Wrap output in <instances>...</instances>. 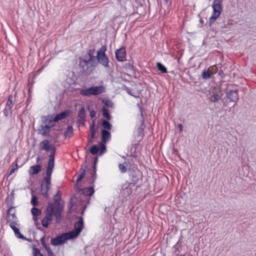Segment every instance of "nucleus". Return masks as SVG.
<instances>
[{
    "mask_svg": "<svg viewBox=\"0 0 256 256\" xmlns=\"http://www.w3.org/2000/svg\"><path fill=\"white\" fill-rule=\"evenodd\" d=\"M87 54L88 56V61L91 62L92 63H96V64H98V62L96 60V56H94V49L92 48V49L89 50L88 51Z\"/></svg>",
    "mask_w": 256,
    "mask_h": 256,
    "instance_id": "nucleus-23",
    "label": "nucleus"
},
{
    "mask_svg": "<svg viewBox=\"0 0 256 256\" xmlns=\"http://www.w3.org/2000/svg\"><path fill=\"white\" fill-rule=\"evenodd\" d=\"M156 68L162 74H166L168 72L167 68L160 62H157Z\"/></svg>",
    "mask_w": 256,
    "mask_h": 256,
    "instance_id": "nucleus-34",
    "label": "nucleus"
},
{
    "mask_svg": "<svg viewBox=\"0 0 256 256\" xmlns=\"http://www.w3.org/2000/svg\"><path fill=\"white\" fill-rule=\"evenodd\" d=\"M98 161V157L97 156H96L94 158V165H96Z\"/></svg>",
    "mask_w": 256,
    "mask_h": 256,
    "instance_id": "nucleus-56",
    "label": "nucleus"
},
{
    "mask_svg": "<svg viewBox=\"0 0 256 256\" xmlns=\"http://www.w3.org/2000/svg\"><path fill=\"white\" fill-rule=\"evenodd\" d=\"M54 155L55 152H51V153L49 156V160L46 169V172H52V170L54 166Z\"/></svg>",
    "mask_w": 256,
    "mask_h": 256,
    "instance_id": "nucleus-13",
    "label": "nucleus"
},
{
    "mask_svg": "<svg viewBox=\"0 0 256 256\" xmlns=\"http://www.w3.org/2000/svg\"><path fill=\"white\" fill-rule=\"evenodd\" d=\"M54 256V254H50V255H49V256Z\"/></svg>",
    "mask_w": 256,
    "mask_h": 256,
    "instance_id": "nucleus-63",
    "label": "nucleus"
},
{
    "mask_svg": "<svg viewBox=\"0 0 256 256\" xmlns=\"http://www.w3.org/2000/svg\"><path fill=\"white\" fill-rule=\"evenodd\" d=\"M125 90H126V92L130 95L135 97V98H138V96H136L134 94H133L132 93V92H131V90L128 88H127V87H126V88Z\"/></svg>",
    "mask_w": 256,
    "mask_h": 256,
    "instance_id": "nucleus-51",
    "label": "nucleus"
},
{
    "mask_svg": "<svg viewBox=\"0 0 256 256\" xmlns=\"http://www.w3.org/2000/svg\"><path fill=\"white\" fill-rule=\"evenodd\" d=\"M202 78L204 80L209 79L211 77V75L209 70H204L202 72Z\"/></svg>",
    "mask_w": 256,
    "mask_h": 256,
    "instance_id": "nucleus-40",
    "label": "nucleus"
},
{
    "mask_svg": "<svg viewBox=\"0 0 256 256\" xmlns=\"http://www.w3.org/2000/svg\"><path fill=\"white\" fill-rule=\"evenodd\" d=\"M36 160H37V162H38L39 160H40V158L38 157L37 158H36Z\"/></svg>",
    "mask_w": 256,
    "mask_h": 256,
    "instance_id": "nucleus-62",
    "label": "nucleus"
},
{
    "mask_svg": "<svg viewBox=\"0 0 256 256\" xmlns=\"http://www.w3.org/2000/svg\"><path fill=\"white\" fill-rule=\"evenodd\" d=\"M210 68L212 74H216L218 72V68L216 65L210 66Z\"/></svg>",
    "mask_w": 256,
    "mask_h": 256,
    "instance_id": "nucleus-48",
    "label": "nucleus"
},
{
    "mask_svg": "<svg viewBox=\"0 0 256 256\" xmlns=\"http://www.w3.org/2000/svg\"><path fill=\"white\" fill-rule=\"evenodd\" d=\"M94 186L92 185L91 186L79 188L78 190V194L80 195V203L81 205L84 206L82 214H84V210L86 208V205L90 203V198L88 196L92 195L94 192Z\"/></svg>",
    "mask_w": 256,
    "mask_h": 256,
    "instance_id": "nucleus-2",
    "label": "nucleus"
},
{
    "mask_svg": "<svg viewBox=\"0 0 256 256\" xmlns=\"http://www.w3.org/2000/svg\"><path fill=\"white\" fill-rule=\"evenodd\" d=\"M42 170V166L40 164L32 166L30 167L28 173L30 175L32 176L38 174Z\"/></svg>",
    "mask_w": 256,
    "mask_h": 256,
    "instance_id": "nucleus-21",
    "label": "nucleus"
},
{
    "mask_svg": "<svg viewBox=\"0 0 256 256\" xmlns=\"http://www.w3.org/2000/svg\"><path fill=\"white\" fill-rule=\"evenodd\" d=\"M102 102L106 106L110 108H112L114 106V103L110 100H103Z\"/></svg>",
    "mask_w": 256,
    "mask_h": 256,
    "instance_id": "nucleus-44",
    "label": "nucleus"
},
{
    "mask_svg": "<svg viewBox=\"0 0 256 256\" xmlns=\"http://www.w3.org/2000/svg\"><path fill=\"white\" fill-rule=\"evenodd\" d=\"M116 60L118 62L126 60V51L124 47L116 50L115 52Z\"/></svg>",
    "mask_w": 256,
    "mask_h": 256,
    "instance_id": "nucleus-11",
    "label": "nucleus"
},
{
    "mask_svg": "<svg viewBox=\"0 0 256 256\" xmlns=\"http://www.w3.org/2000/svg\"><path fill=\"white\" fill-rule=\"evenodd\" d=\"M10 223V226L12 228V229L14 230L16 236L18 238L22 240H26V238L20 234L18 228L16 226L17 225L16 221L15 222H8Z\"/></svg>",
    "mask_w": 256,
    "mask_h": 256,
    "instance_id": "nucleus-14",
    "label": "nucleus"
},
{
    "mask_svg": "<svg viewBox=\"0 0 256 256\" xmlns=\"http://www.w3.org/2000/svg\"><path fill=\"white\" fill-rule=\"evenodd\" d=\"M178 129H179L180 132H182V131L183 126H182V125L181 124H178Z\"/></svg>",
    "mask_w": 256,
    "mask_h": 256,
    "instance_id": "nucleus-55",
    "label": "nucleus"
},
{
    "mask_svg": "<svg viewBox=\"0 0 256 256\" xmlns=\"http://www.w3.org/2000/svg\"><path fill=\"white\" fill-rule=\"evenodd\" d=\"M99 146L100 148V154L101 155L102 154L104 153L106 151V146L102 142H100Z\"/></svg>",
    "mask_w": 256,
    "mask_h": 256,
    "instance_id": "nucleus-43",
    "label": "nucleus"
},
{
    "mask_svg": "<svg viewBox=\"0 0 256 256\" xmlns=\"http://www.w3.org/2000/svg\"><path fill=\"white\" fill-rule=\"evenodd\" d=\"M102 138L103 142H106L110 139V133L106 130H102Z\"/></svg>",
    "mask_w": 256,
    "mask_h": 256,
    "instance_id": "nucleus-24",
    "label": "nucleus"
},
{
    "mask_svg": "<svg viewBox=\"0 0 256 256\" xmlns=\"http://www.w3.org/2000/svg\"><path fill=\"white\" fill-rule=\"evenodd\" d=\"M129 176L131 182L129 183L130 186H134L138 185L139 186L142 183V172L138 170H130L128 171Z\"/></svg>",
    "mask_w": 256,
    "mask_h": 256,
    "instance_id": "nucleus-5",
    "label": "nucleus"
},
{
    "mask_svg": "<svg viewBox=\"0 0 256 256\" xmlns=\"http://www.w3.org/2000/svg\"><path fill=\"white\" fill-rule=\"evenodd\" d=\"M14 194L12 192L6 200V202L8 206H12L14 203Z\"/></svg>",
    "mask_w": 256,
    "mask_h": 256,
    "instance_id": "nucleus-32",
    "label": "nucleus"
},
{
    "mask_svg": "<svg viewBox=\"0 0 256 256\" xmlns=\"http://www.w3.org/2000/svg\"><path fill=\"white\" fill-rule=\"evenodd\" d=\"M34 221V224L36 225V228L38 230H42V228L40 226V224L38 222V217L36 218H33Z\"/></svg>",
    "mask_w": 256,
    "mask_h": 256,
    "instance_id": "nucleus-45",
    "label": "nucleus"
},
{
    "mask_svg": "<svg viewBox=\"0 0 256 256\" xmlns=\"http://www.w3.org/2000/svg\"><path fill=\"white\" fill-rule=\"evenodd\" d=\"M80 234H78L74 230H72L68 232L64 233L63 235L64 236L66 241L68 240L73 239L78 236Z\"/></svg>",
    "mask_w": 256,
    "mask_h": 256,
    "instance_id": "nucleus-22",
    "label": "nucleus"
},
{
    "mask_svg": "<svg viewBox=\"0 0 256 256\" xmlns=\"http://www.w3.org/2000/svg\"><path fill=\"white\" fill-rule=\"evenodd\" d=\"M96 112L94 110H91L90 112V116L92 118H94L96 116Z\"/></svg>",
    "mask_w": 256,
    "mask_h": 256,
    "instance_id": "nucleus-52",
    "label": "nucleus"
},
{
    "mask_svg": "<svg viewBox=\"0 0 256 256\" xmlns=\"http://www.w3.org/2000/svg\"><path fill=\"white\" fill-rule=\"evenodd\" d=\"M56 121L54 120L52 116H48L45 118L44 120L42 121V122L46 126H48L50 128L54 126L55 122Z\"/></svg>",
    "mask_w": 256,
    "mask_h": 256,
    "instance_id": "nucleus-20",
    "label": "nucleus"
},
{
    "mask_svg": "<svg viewBox=\"0 0 256 256\" xmlns=\"http://www.w3.org/2000/svg\"><path fill=\"white\" fill-rule=\"evenodd\" d=\"M50 132V128L48 126L42 124L38 129V133L43 136H46L49 134Z\"/></svg>",
    "mask_w": 256,
    "mask_h": 256,
    "instance_id": "nucleus-18",
    "label": "nucleus"
},
{
    "mask_svg": "<svg viewBox=\"0 0 256 256\" xmlns=\"http://www.w3.org/2000/svg\"><path fill=\"white\" fill-rule=\"evenodd\" d=\"M52 173L46 172V176L42 180L40 184L41 194L46 198L49 196L48 192L51 184V176Z\"/></svg>",
    "mask_w": 256,
    "mask_h": 256,
    "instance_id": "nucleus-3",
    "label": "nucleus"
},
{
    "mask_svg": "<svg viewBox=\"0 0 256 256\" xmlns=\"http://www.w3.org/2000/svg\"><path fill=\"white\" fill-rule=\"evenodd\" d=\"M73 134V128L71 126H68L64 132L65 137L70 138Z\"/></svg>",
    "mask_w": 256,
    "mask_h": 256,
    "instance_id": "nucleus-35",
    "label": "nucleus"
},
{
    "mask_svg": "<svg viewBox=\"0 0 256 256\" xmlns=\"http://www.w3.org/2000/svg\"><path fill=\"white\" fill-rule=\"evenodd\" d=\"M12 106V95H10L8 97L6 107L3 110L4 114L6 117H8L9 114L12 113L11 110Z\"/></svg>",
    "mask_w": 256,
    "mask_h": 256,
    "instance_id": "nucleus-12",
    "label": "nucleus"
},
{
    "mask_svg": "<svg viewBox=\"0 0 256 256\" xmlns=\"http://www.w3.org/2000/svg\"><path fill=\"white\" fill-rule=\"evenodd\" d=\"M54 199L55 202H59L60 200V196L58 194V192L54 196Z\"/></svg>",
    "mask_w": 256,
    "mask_h": 256,
    "instance_id": "nucleus-50",
    "label": "nucleus"
},
{
    "mask_svg": "<svg viewBox=\"0 0 256 256\" xmlns=\"http://www.w3.org/2000/svg\"><path fill=\"white\" fill-rule=\"evenodd\" d=\"M69 114L68 112L67 111H64L60 114H56L54 118V120L56 122H58L60 120H62L64 118L67 116Z\"/></svg>",
    "mask_w": 256,
    "mask_h": 256,
    "instance_id": "nucleus-27",
    "label": "nucleus"
},
{
    "mask_svg": "<svg viewBox=\"0 0 256 256\" xmlns=\"http://www.w3.org/2000/svg\"><path fill=\"white\" fill-rule=\"evenodd\" d=\"M226 97L228 100L229 102H234L236 103L239 100L238 90H227L226 92Z\"/></svg>",
    "mask_w": 256,
    "mask_h": 256,
    "instance_id": "nucleus-8",
    "label": "nucleus"
},
{
    "mask_svg": "<svg viewBox=\"0 0 256 256\" xmlns=\"http://www.w3.org/2000/svg\"><path fill=\"white\" fill-rule=\"evenodd\" d=\"M118 168H119V169L120 170L121 172H122V173H124L127 170V168H126V166L122 164H118Z\"/></svg>",
    "mask_w": 256,
    "mask_h": 256,
    "instance_id": "nucleus-46",
    "label": "nucleus"
},
{
    "mask_svg": "<svg viewBox=\"0 0 256 256\" xmlns=\"http://www.w3.org/2000/svg\"><path fill=\"white\" fill-rule=\"evenodd\" d=\"M86 111L84 107H82L79 110L78 114V122L83 121L84 122L86 120Z\"/></svg>",
    "mask_w": 256,
    "mask_h": 256,
    "instance_id": "nucleus-26",
    "label": "nucleus"
},
{
    "mask_svg": "<svg viewBox=\"0 0 256 256\" xmlns=\"http://www.w3.org/2000/svg\"><path fill=\"white\" fill-rule=\"evenodd\" d=\"M48 143H49V141L47 140H43L40 144V150H46V148H48Z\"/></svg>",
    "mask_w": 256,
    "mask_h": 256,
    "instance_id": "nucleus-37",
    "label": "nucleus"
},
{
    "mask_svg": "<svg viewBox=\"0 0 256 256\" xmlns=\"http://www.w3.org/2000/svg\"><path fill=\"white\" fill-rule=\"evenodd\" d=\"M18 168L17 164H16V167L12 168L10 171L9 175L12 174V173L14 172V171Z\"/></svg>",
    "mask_w": 256,
    "mask_h": 256,
    "instance_id": "nucleus-53",
    "label": "nucleus"
},
{
    "mask_svg": "<svg viewBox=\"0 0 256 256\" xmlns=\"http://www.w3.org/2000/svg\"><path fill=\"white\" fill-rule=\"evenodd\" d=\"M87 158L88 156H86V160L84 162V163L82 165V167L80 170V174L78 176L77 178V180H76V184L77 185L78 183L84 177L85 174H86V170L87 169L88 163L87 162Z\"/></svg>",
    "mask_w": 256,
    "mask_h": 256,
    "instance_id": "nucleus-16",
    "label": "nucleus"
},
{
    "mask_svg": "<svg viewBox=\"0 0 256 256\" xmlns=\"http://www.w3.org/2000/svg\"><path fill=\"white\" fill-rule=\"evenodd\" d=\"M40 242L42 243V246L46 250V252L48 253V256H49V255H50V254H54L53 252H52V250L50 249V248L48 246V245L46 243V242H45V236H44L43 237H42L40 238Z\"/></svg>",
    "mask_w": 256,
    "mask_h": 256,
    "instance_id": "nucleus-25",
    "label": "nucleus"
},
{
    "mask_svg": "<svg viewBox=\"0 0 256 256\" xmlns=\"http://www.w3.org/2000/svg\"><path fill=\"white\" fill-rule=\"evenodd\" d=\"M102 116L108 120L111 119V116L109 113L108 110L106 106H104L102 108Z\"/></svg>",
    "mask_w": 256,
    "mask_h": 256,
    "instance_id": "nucleus-33",
    "label": "nucleus"
},
{
    "mask_svg": "<svg viewBox=\"0 0 256 256\" xmlns=\"http://www.w3.org/2000/svg\"><path fill=\"white\" fill-rule=\"evenodd\" d=\"M102 126L104 128V130L107 129L110 130L112 128V126L110 122L104 119L102 120Z\"/></svg>",
    "mask_w": 256,
    "mask_h": 256,
    "instance_id": "nucleus-31",
    "label": "nucleus"
},
{
    "mask_svg": "<svg viewBox=\"0 0 256 256\" xmlns=\"http://www.w3.org/2000/svg\"><path fill=\"white\" fill-rule=\"evenodd\" d=\"M91 176L90 178H89L90 183L93 185V186H94V184L96 179V171H93L92 172H90Z\"/></svg>",
    "mask_w": 256,
    "mask_h": 256,
    "instance_id": "nucleus-38",
    "label": "nucleus"
},
{
    "mask_svg": "<svg viewBox=\"0 0 256 256\" xmlns=\"http://www.w3.org/2000/svg\"><path fill=\"white\" fill-rule=\"evenodd\" d=\"M66 240L63 234L56 236V238H52L50 240V243L52 245L56 246L60 245L66 242Z\"/></svg>",
    "mask_w": 256,
    "mask_h": 256,
    "instance_id": "nucleus-15",
    "label": "nucleus"
},
{
    "mask_svg": "<svg viewBox=\"0 0 256 256\" xmlns=\"http://www.w3.org/2000/svg\"><path fill=\"white\" fill-rule=\"evenodd\" d=\"M223 74H224V73H223L222 70H220V72H218L219 76H222Z\"/></svg>",
    "mask_w": 256,
    "mask_h": 256,
    "instance_id": "nucleus-58",
    "label": "nucleus"
},
{
    "mask_svg": "<svg viewBox=\"0 0 256 256\" xmlns=\"http://www.w3.org/2000/svg\"><path fill=\"white\" fill-rule=\"evenodd\" d=\"M32 214L33 216V218H36L38 217V216L40 215L41 214V210L36 208L35 206L33 207L31 210Z\"/></svg>",
    "mask_w": 256,
    "mask_h": 256,
    "instance_id": "nucleus-36",
    "label": "nucleus"
},
{
    "mask_svg": "<svg viewBox=\"0 0 256 256\" xmlns=\"http://www.w3.org/2000/svg\"><path fill=\"white\" fill-rule=\"evenodd\" d=\"M212 7L213 13L209 19L210 22H213L220 16L222 11V3L216 2L214 1Z\"/></svg>",
    "mask_w": 256,
    "mask_h": 256,
    "instance_id": "nucleus-7",
    "label": "nucleus"
},
{
    "mask_svg": "<svg viewBox=\"0 0 256 256\" xmlns=\"http://www.w3.org/2000/svg\"><path fill=\"white\" fill-rule=\"evenodd\" d=\"M98 148L96 145H93L90 149V152L92 154H96L98 153Z\"/></svg>",
    "mask_w": 256,
    "mask_h": 256,
    "instance_id": "nucleus-41",
    "label": "nucleus"
},
{
    "mask_svg": "<svg viewBox=\"0 0 256 256\" xmlns=\"http://www.w3.org/2000/svg\"><path fill=\"white\" fill-rule=\"evenodd\" d=\"M110 208L108 207H106L104 208V212L108 215H109L110 214Z\"/></svg>",
    "mask_w": 256,
    "mask_h": 256,
    "instance_id": "nucleus-54",
    "label": "nucleus"
},
{
    "mask_svg": "<svg viewBox=\"0 0 256 256\" xmlns=\"http://www.w3.org/2000/svg\"><path fill=\"white\" fill-rule=\"evenodd\" d=\"M84 227V220L82 216L79 217V220L78 222H76L74 225V230L80 234Z\"/></svg>",
    "mask_w": 256,
    "mask_h": 256,
    "instance_id": "nucleus-17",
    "label": "nucleus"
},
{
    "mask_svg": "<svg viewBox=\"0 0 256 256\" xmlns=\"http://www.w3.org/2000/svg\"><path fill=\"white\" fill-rule=\"evenodd\" d=\"M63 208L58 205L54 206V204L50 203L45 210L46 216L42 220V224L44 228H48L49 223L52 221L53 216H54L56 222L60 223L62 218Z\"/></svg>",
    "mask_w": 256,
    "mask_h": 256,
    "instance_id": "nucleus-1",
    "label": "nucleus"
},
{
    "mask_svg": "<svg viewBox=\"0 0 256 256\" xmlns=\"http://www.w3.org/2000/svg\"><path fill=\"white\" fill-rule=\"evenodd\" d=\"M34 256H44L40 252V250L36 248H34Z\"/></svg>",
    "mask_w": 256,
    "mask_h": 256,
    "instance_id": "nucleus-47",
    "label": "nucleus"
},
{
    "mask_svg": "<svg viewBox=\"0 0 256 256\" xmlns=\"http://www.w3.org/2000/svg\"><path fill=\"white\" fill-rule=\"evenodd\" d=\"M92 138L88 140V143H89V144L92 143Z\"/></svg>",
    "mask_w": 256,
    "mask_h": 256,
    "instance_id": "nucleus-61",
    "label": "nucleus"
},
{
    "mask_svg": "<svg viewBox=\"0 0 256 256\" xmlns=\"http://www.w3.org/2000/svg\"><path fill=\"white\" fill-rule=\"evenodd\" d=\"M140 126L138 128L137 131L138 132V136H139L142 137L144 136V128H145L144 119L142 112V106L140 107Z\"/></svg>",
    "mask_w": 256,
    "mask_h": 256,
    "instance_id": "nucleus-10",
    "label": "nucleus"
},
{
    "mask_svg": "<svg viewBox=\"0 0 256 256\" xmlns=\"http://www.w3.org/2000/svg\"><path fill=\"white\" fill-rule=\"evenodd\" d=\"M216 2H222L223 0H214Z\"/></svg>",
    "mask_w": 256,
    "mask_h": 256,
    "instance_id": "nucleus-59",
    "label": "nucleus"
},
{
    "mask_svg": "<svg viewBox=\"0 0 256 256\" xmlns=\"http://www.w3.org/2000/svg\"><path fill=\"white\" fill-rule=\"evenodd\" d=\"M80 94L84 96H90L93 95L92 92V88L90 87L88 88L81 89L80 90Z\"/></svg>",
    "mask_w": 256,
    "mask_h": 256,
    "instance_id": "nucleus-28",
    "label": "nucleus"
},
{
    "mask_svg": "<svg viewBox=\"0 0 256 256\" xmlns=\"http://www.w3.org/2000/svg\"><path fill=\"white\" fill-rule=\"evenodd\" d=\"M31 204L34 206H38V198L36 195H34V194L32 195Z\"/></svg>",
    "mask_w": 256,
    "mask_h": 256,
    "instance_id": "nucleus-42",
    "label": "nucleus"
},
{
    "mask_svg": "<svg viewBox=\"0 0 256 256\" xmlns=\"http://www.w3.org/2000/svg\"><path fill=\"white\" fill-rule=\"evenodd\" d=\"M93 171H96V165H94V164H93Z\"/></svg>",
    "mask_w": 256,
    "mask_h": 256,
    "instance_id": "nucleus-57",
    "label": "nucleus"
},
{
    "mask_svg": "<svg viewBox=\"0 0 256 256\" xmlns=\"http://www.w3.org/2000/svg\"><path fill=\"white\" fill-rule=\"evenodd\" d=\"M17 220V218L16 216V210L15 207L10 206L7 210L6 216V222H16Z\"/></svg>",
    "mask_w": 256,
    "mask_h": 256,
    "instance_id": "nucleus-9",
    "label": "nucleus"
},
{
    "mask_svg": "<svg viewBox=\"0 0 256 256\" xmlns=\"http://www.w3.org/2000/svg\"><path fill=\"white\" fill-rule=\"evenodd\" d=\"M97 65L96 63L88 61V59L86 58L80 60L79 66L80 70L86 74H90Z\"/></svg>",
    "mask_w": 256,
    "mask_h": 256,
    "instance_id": "nucleus-6",
    "label": "nucleus"
},
{
    "mask_svg": "<svg viewBox=\"0 0 256 256\" xmlns=\"http://www.w3.org/2000/svg\"><path fill=\"white\" fill-rule=\"evenodd\" d=\"M222 96L217 94H212L209 98L210 100L212 102H217L221 98Z\"/></svg>",
    "mask_w": 256,
    "mask_h": 256,
    "instance_id": "nucleus-30",
    "label": "nucleus"
},
{
    "mask_svg": "<svg viewBox=\"0 0 256 256\" xmlns=\"http://www.w3.org/2000/svg\"><path fill=\"white\" fill-rule=\"evenodd\" d=\"M90 130L91 132V138L92 139L94 138L96 128V120H92L91 125L90 126Z\"/></svg>",
    "mask_w": 256,
    "mask_h": 256,
    "instance_id": "nucleus-29",
    "label": "nucleus"
},
{
    "mask_svg": "<svg viewBox=\"0 0 256 256\" xmlns=\"http://www.w3.org/2000/svg\"><path fill=\"white\" fill-rule=\"evenodd\" d=\"M132 186H130L129 184L128 186L124 187L123 188V192L124 194H126L127 196H130L132 193Z\"/></svg>",
    "mask_w": 256,
    "mask_h": 256,
    "instance_id": "nucleus-39",
    "label": "nucleus"
},
{
    "mask_svg": "<svg viewBox=\"0 0 256 256\" xmlns=\"http://www.w3.org/2000/svg\"><path fill=\"white\" fill-rule=\"evenodd\" d=\"M223 104L224 106H228V102L227 100L226 102H223Z\"/></svg>",
    "mask_w": 256,
    "mask_h": 256,
    "instance_id": "nucleus-60",
    "label": "nucleus"
},
{
    "mask_svg": "<svg viewBox=\"0 0 256 256\" xmlns=\"http://www.w3.org/2000/svg\"><path fill=\"white\" fill-rule=\"evenodd\" d=\"M92 91L94 96L98 95L105 92V88L103 86H91Z\"/></svg>",
    "mask_w": 256,
    "mask_h": 256,
    "instance_id": "nucleus-19",
    "label": "nucleus"
},
{
    "mask_svg": "<svg viewBox=\"0 0 256 256\" xmlns=\"http://www.w3.org/2000/svg\"><path fill=\"white\" fill-rule=\"evenodd\" d=\"M46 151H50V150L52 152H55L56 148L54 145H52V144L48 145V148H46Z\"/></svg>",
    "mask_w": 256,
    "mask_h": 256,
    "instance_id": "nucleus-49",
    "label": "nucleus"
},
{
    "mask_svg": "<svg viewBox=\"0 0 256 256\" xmlns=\"http://www.w3.org/2000/svg\"><path fill=\"white\" fill-rule=\"evenodd\" d=\"M106 45L102 46L97 52L96 60L98 64L100 63L104 68H108L109 67V60L106 54Z\"/></svg>",
    "mask_w": 256,
    "mask_h": 256,
    "instance_id": "nucleus-4",
    "label": "nucleus"
}]
</instances>
